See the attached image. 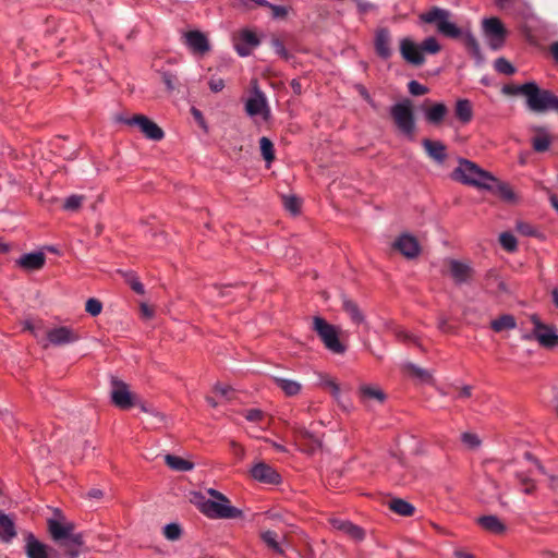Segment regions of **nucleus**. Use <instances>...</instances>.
I'll return each instance as SVG.
<instances>
[{
	"label": "nucleus",
	"instance_id": "nucleus-1",
	"mask_svg": "<svg viewBox=\"0 0 558 558\" xmlns=\"http://www.w3.org/2000/svg\"><path fill=\"white\" fill-rule=\"evenodd\" d=\"M451 13L446 9L433 7L427 12L420 15L422 22L436 25L437 31L449 38H462L468 51L477 60L482 61L483 57L477 39L471 33L463 34L462 31L452 22H450Z\"/></svg>",
	"mask_w": 558,
	"mask_h": 558
},
{
	"label": "nucleus",
	"instance_id": "nucleus-2",
	"mask_svg": "<svg viewBox=\"0 0 558 558\" xmlns=\"http://www.w3.org/2000/svg\"><path fill=\"white\" fill-rule=\"evenodd\" d=\"M452 178L464 184L485 190H492L493 186L489 182H496V179L489 172L466 159L459 160V167L452 172Z\"/></svg>",
	"mask_w": 558,
	"mask_h": 558
},
{
	"label": "nucleus",
	"instance_id": "nucleus-3",
	"mask_svg": "<svg viewBox=\"0 0 558 558\" xmlns=\"http://www.w3.org/2000/svg\"><path fill=\"white\" fill-rule=\"evenodd\" d=\"M525 97L530 110L545 112L553 110L558 112V97L548 89H541L536 83H525Z\"/></svg>",
	"mask_w": 558,
	"mask_h": 558
},
{
	"label": "nucleus",
	"instance_id": "nucleus-4",
	"mask_svg": "<svg viewBox=\"0 0 558 558\" xmlns=\"http://www.w3.org/2000/svg\"><path fill=\"white\" fill-rule=\"evenodd\" d=\"M390 114L399 131L402 134L412 137L415 131V119L411 100L404 99L403 101L393 105L390 109Z\"/></svg>",
	"mask_w": 558,
	"mask_h": 558
},
{
	"label": "nucleus",
	"instance_id": "nucleus-5",
	"mask_svg": "<svg viewBox=\"0 0 558 558\" xmlns=\"http://www.w3.org/2000/svg\"><path fill=\"white\" fill-rule=\"evenodd\" d=\"M313 329L317 332L329 351L337 354H342L345 351V347L340 342L333 325L327 323L319 316H315L313 319Z\"/></svg>",
	"mask_w": 558,
	"mask_h": 558
},
{
	"label": "nucleus",
	"instance_id": "nucleus-6",
	"mask_svg": "<svg viewBox=\"0 0 558 558\" xmlns=\"http://www.w3.org/2000/svg\"><path fill=\"white\" fill-rule=\"evenodd\" d=\"M201 511L211 519H234L242 515V511L231 506L229 500H205L201 504Z\"/></svg>",
	"mask_w": 558,
	"mask_h": 558
},
{
	"label": "nucleus",
	"instance_id": "nucleus-7",
	"mask_svg": "<svg viewBox=\"0 0 558 558\" xmlns=\"http://www.w3.org/2000/svg\"><path fill=\"white\" fill-rule=\"evenodd\" d=\"M483 32L493 50H499L504 46L508 32L498 17L485 19Z\"/></svg>",
	"mask_w": 558,
	"mask_h": 558
},
{
	"label": "nucleus",
	"instance_id": "nucleus-8",
	"mask_svg": "<svg viewBox=\"0 0 558 558\" xmlns=\"http://www.w3.org/2000/svg\"><path fill=\"white\" fill-rule=\"evenodd\" d=\"M111 400L113 404L122 410L130 409L137 404L136 396L133 395L129 386L118 377H111Z\"/></svg>",
	"mask_w": 558,
	"mask_h": 558
},
{
	"label": "nucleus",
	"instance_id": "nucleus-9",
	"mask_svg": "<svg viewBox=\"0 0 558 558\" xmlns=\"http://www.w3.org/2000/svg\"><path fill=\"white\" fill-rule=\"evenodd\" d=\"M125 124L137 126L140 131L151 141H161L165 137L162 129L144 114H134L131 118L121 119Z\"/></svg>",
	"mask_w": 558,
	"mask_h": 558
},
{
	"label": "nucleus",
	"instance_id": "nucleus-10",
	"mask_svg": "<svg viewBox=\"0 0 558 558\" xmlns=\"http://www.w3.org/2000/svg\"><path fill=\"white\" fill-rule=\"evenodd\" d=\"M534 324L533 337L544 348L551 349L558 347V335L554 327L543 324L536 315L531 317Z\"/></svg>",
	"mask_w": 558,
	"mask_h": 558
},
{
	"label": "nucleus",
	"instance_id": "nucleus-11",
	"mask_svg": "<svg viewBox=\"0 0 558 558\" xmlns=\"http://www.w3.org/2000/svg\"><path fill=\"white\" fill-rule=\"evenodd\" d=\"M259 45V39L255 33L243 29L233 37V46L239 56L247 57L253 49Z\"/></svg>",
	"mask_w": 558,
	"mask_h": 558
},
{
	"label": "nucleus",
	"instance_id": "nucleus-12",
	"mask_svg": "<svg viewBox=\"0 0 558 558\" xmlns=\"http://www.w3.org/2000/svg\"><path fill=\"white\" fill-rule=\"evenodd\" d=\"M245 110L251 117L260 114L264 119H267L269 116V107L265 94L258 88H254L253 95L245 104Z\"/></svg>",
	"mask_w": 558,
	"mask_h": 558
},
{
	"label": "nucleus",
	"instance_id": "nucleus-13",
	"mask_svg": "<svg viewBox=\"0 0 558 558\" xmlns=\"http://www.w3.org/2000/svg\"><path fill=\"white\" fill-rule=\"evenodd\" d=\"M184 44L194 54L204 56L210 50L206 35L199 31H189L183 35Z\"/></svg>",
	"mask_w": 558,
	"mask_h": 558
},
{
	"label": "nucleus",
	"instance_id": "nucleus-14",
	"mask_svg": "<svg viewBox=\"0 0 558 558\" xmlns=\"http://www.w3.org/2000/svg\"><path fill=\"white\" fill-rule=\"evenodd\" d=\"M448 274L453 279L456 284H463L471 281L473 277V268L465 263L459 262L457 259H448Z\"/></svg>",
	"mask_w": 558,
	"mask_h": 558
},
{
	"label": "nucleus",
	"instance_id": "nucleus-15",
	"mask_svg": "<svg viewBox=\"0 0 558 558\" xmlns=\"http://www.w3.org/2000/svg\"><path fill=\"white\" fill-rule=\"evenodd\" d=\"M47 338L53 345H65L77 341L80 336L74 329L61 326L48 330Z\"/></svg>",
	"mask_w": 558,
	"mask_h": 558
},
{
	"label": "nucleus",
	"instance_id": "nucleus-16",
	"mask_svg": "<svg viewBox=\"0 0 558 558\" xmlns=\"http://www.w3.org/2000/svg\"><path fill=\"white\" fill-rule=\"evenodd\" d=\"M400 53L407 62L413 65L420 66L425 62L420 45H416L410 38H403L400 41Z\"/></svg>",
	"mask_w": 558,
	"mask_h": 558
},
{
	"label": "nucleus",
	"instance_id": "nucleus-17",
	"mask_svg": "<svg viewBox=\"0 0 558 558\" xmlns=\"http://www.w3.org/2000/svg\"><path fill=\"white\" fill-rule=\"evenodd\" d=\"M393 247L398 250L407 258H414L420 253V245L416 239L409 234H403L399 236L395 241Z\"/></svg>",
	"mask_w": 558,
	"mask_h": 558
},
{
	"label": "nucleus",
	"instance_id": "nucleus-18",
	"mask_svg": "<svg viewBox=\"0 0 558 558\" xmlns=\"http://www.w3.org/2000/svg\"><path fill=\"white\" fill-rule=\"evenodd\" d=\"M252 476L266 484H278L280 482V475L268 464L259 462L255 464L251 470Z\"/></svg>",
	"mask_w": 558,
	"mask_h": 558
},
{
	"label": "nucleus",
	"instance_id": "nucleus-19",
	"mask_svg": "<svg viewBox=\"0 0 558 558\" xmlns=\"http://www.w3.org/2000/svg\"><path fill=\"white\" fill-rule=\"evenodd\" d=\"M75 530L74 524L71 522H60L54 519L48 520V531L52 539L57 543H61Z\"/></svg>",
	"mask_w": 558,
	"mask_h": 558
},
{
	"label": "nucleus",
	"instance_id": "nucleus-20",
	"mask_svg": "<svg viewBox=\"0 0 558 558\" xmlns=\"http://www.w3.org/2000/svg\"><path fill=\"white\" fill-rule=\"evenodd\" d=\"M331 524L336 530L341 531L355 542H361L365 537V531L350 521L333 519Z\"/></svg>",
	"mask_w": 558,
	"mask_h": 558
},
{
	"label": "nucleus",
	"instance_id": "nucleus-21",
	"mask_svg": "<svg viewBox=\"0 0 558 558\" xmlns=\"http://www.w3.org/2000/svg\"><path fill=\"white\" fill-rule=\"evenodd\" d=\"M422 145L428 157L437 163H444L447 159L446 146L440 141L424 138Z\"/></svg>",
	"mask_w": 558,
	"mask_h": 558
},
{
	"label": "nucleus",
	"instance_id": "nucleus-22",
	"mask_svg": "<svg viewBox=\"0 0 558 558\" xmlns=\"http://www.w3.org/2000/svg\"><path fill=\"white\" fill-rule=\"evenodd\" d=\"M341 307L353 324L361 325L365 322V316L357 303L345 294H341Z\"/></svg>",
	"mask_w": 558,
	"mask_h": 558
},
{
	"label": "nucleus",
	"instance_id": "nucleus-23",
	"mask_svg": "<svg viewBox=\"0 0 558 558\" xmlns=\"http://www.w3.org/2000/svg\"><path fill=\"white\" fill-rule=\"evenodd\" d=\"M65 550L70 558H77L81 553V547L84 545L83 535L74 531L59 543Z\"/></svg>",
	"mask_w": 558,
	"mask_h": 558
},
{
	"label": "nucleus",
	"instance_id": "nucleus-24",
	"mask_svg": "<svg viewBox=\"0 0 558 558\" xmlns=\"http://www.w3.org/2000/svg\"><path fill=\"white\" fill-rule=\"evenodd\" d=\"M390 34L386 28H381L376 33L375 37V49L377 54L383 59H389L392 54L390 48Z\"/></svg>",
	"mask_w": 558,
	"mask_h": 558
},
{
	"label": "nucleus",
	"instance_id": "nucleus-25",
	"mask_svg": "<svg viewBox=\"0 0 558 558\" xmlns=\"http://www.w3.org/2000/svg\"><path fill=\"white\" fill-rule=\"evenodd\" d=\"M46 256L41 252L24 254L16 262L20 267L26 270H39L44 267Z\"/></svg>",
	"mask_w": 558,
	"mask_h": 558
},
{
	"label": "nucleus",
	"instance_id": "nucleus-26",
	"mask_svg": "<svg viewBox=\"0 0 558 558\" xmlns=\"http://www.w3.org/2000/svg\"><path fill=\"white\" fill-rule=\"evenodd\" d=\"M47 546L33 534H28L25 544V554L28 558H48Z\"/></svg>",
	"mask_w": 558,
	"mask_h": 558
},
{
	"label": "nucleus",
	"instance_id": "nucleus-27",
	"mask_svg": "<svg viewBox=\"0 0 558 558\" xmlns=\"http://www.w3.org/2000/svg\"><path fill=\"white\" fill-rule=\"evenodd\" d=\"M448 114V108L445 104L438 102L425 109V119L428 123L438 125Z\"/></svg>",
	"mask_w": 558,
	"mask_h": 558
},
{
	"label": "nucleus",
	"instance_id": "nucleus-28",
	"mask_svg": "<svg viewBox=\"0 0 558 558\" xmlns=\"http://www.w3.org/2000/svg\"><path fill=\"white\" fill-rule=\"evenodd\" d=\"M16 536L13 520L0 511V539L4 543L11 542Z\"/></svg>",
	"mask_w": 558,
	"mask_h": 558
},
{
	"label": "nucleus",
	"instance_id": "nucleus-29",
	"mask_svg": "<svg viewBox=\"0 0 558 558\" xmlns=\"http://www.w3.org/2000/svg\"><path fill=\"white\" fill-rule=\"evenodd\" d=\"M478 524L486 531L494 534L505 532V524L496 515H483L477 519Z\"/></svg>",
	"mask_w": 558,
	"mask_h": 558
},
{
	"label": "nucleus",
	"instance_id": "nucleus-30",
	"mask_svg": "<svg viewBox=\"0 0 558 558\" xmlns=\"http://www.w3.org/2000/svg\"><path fill=\"white\" fill-rule=\"evenodd\" d=\"M272 380L288 397L296 396L302 389L300 383L281 376H272Z\"/></svg>",
	"mask_w": 558,
	"mask_h": 558
},
{
	"label": "nucleus",
	"instance_id": "nucleus-31",
	"mask_svg": "<svg viewBox=\"0 0 558 558\" xmlns=\"http://www.w3.org/2000/svg\"><path fill=\"white\" fill-rule=\"evenodd\" d=\"M454 113L457 119L463 123H469L473 118V108L468 99H459L456 104Z\"/></svg>",
	"mask_w": 558,
	"mask_h": 558
},
{
	"label": "nucleus",
	"instance_id": "nucleus-32",
	"mask_svg": "<svg viewBox=\"0 0 558 558\" xmlns=\"http://www.w3.org/2000/svg\"><path fill=\"white\" fill-rule=\"evenodd\" d=\"M360 396L363 401L376 400L383 403L386 400V395L381 389L369 385H362L360 387Z\"/></svg>",
	"mask_w": 558,
	"mask_h": 558
},
{
	"label": "nucleus",
	"instance_id": "nucleus-33",
	"mask_svg": "<svg viewBox=\"0 0 558 558\" xmlns=\"http://www.w3.org/2000/svg\"><path fill=\"white\" fill-rule=\"evenodd\" d=\"M490 327L496 332H501L504 330H511L517 327L515 318L512 315L505 314L494 319L490 323Z\"/></svg>",
	"mask_w": 558,
	"mask_h": 558
},
{
	"label": "nucleus",
	"instance_id": "nucleus-34",
	"mask_svg": "<svg viewBox=\"0 0 558 558\" xmlns=\"http://www.w3.org/2000/svg\"><path fill=\"white\" fill-rule=\"evenodd\" d=\"M165 462L170 469L179 472L191 471L194 468L192 462L172 454H167L165 457Z\"/></svg>",
	"mask_w": 558,
	"mask_h": 558
},
{
	"label": "nucleus",
	"instance_id": "nucleus-35",
	"mask_svg": "<svg viewBox=\"0 0 558 558\" xmlns=\"http://www.w3.org/2000/svg\"><path fill=\"white\" fill-rule=\"evenodd\" d=\"M536 135L532 138V146L535 151L544 153L549 148L550 137L544 129H537Z\"/></svg>",
	"mask_w": 558,
	"mask_h": 558
},
{
	"label": "nucleus",
	"instance_id": "nucleus-36",
	"mask_svg": "<svg viewBox=\"0 0 558 558\" xmlns=\"http://www.w3.org/2000/svg\"><path fill=\"white\" fill-rule=\"evenodd\" d=\"M389 508L395 513L403 515V517L412 515L415 510L414 507L410 502H408L403 499H399V498L392 499L389 502Z\"/></svg>",
	"mask_w": 558,
	"mask_h": 558
},
{
	"label": "nucleus",
	"instance_id": "nucleus-37",
	"mask_svg": "<svg viewBox=\"0 0 558 558\" xmlns=\"http://www.w3.org/2000/svg\"><path fill=\"white\" fill-rule=\"evenodd\" d=\"M259 147L263 158L270 163L275 159L274 144L268 137H262L259 140Z\"/></svg>",
	"mask_w": 558,
	"mask_h": 558
},
{
	"label": "nucleus",
	"instance_id": "nucleus-38",
	"mask_svg": "<svg viewBox=\"0 0 558 558\" xmlns=\"http://www.w3.org/2000/svg\"><path fill=\"white\" fill-rule=\"evenodd\" d=\"M298 435L301 440L307 441L308 450L311 451L320 446L319 439L304 427L298 429Z\"/></svg>",
	"mask_w": 558,
	"mask_h": 558
},
{
	"label": "nucleus",
	"instance_id": "nucleus-39",
	"mask_svg": "<svg viewBox=\"0 0 558 558\" xmlns=\"http://www.w3.org/2000/svg\"><path fill=\"white\" fill-rule=\"evenodd\" d=\"M262 539L267 544V546L272 549L276 553L282 554L283 550L281 549L279 543H278V534L274 531H266L262 534Z\"/></svg>",
	"mask_w": 558,
	"mask_h": 558
},
{
	"label": "nucleus",
	"instance_id": "nucleus-40",
	"mask_svg": "<svg viewBox=\"0 0 558 558\" xmlns=\"http://www.w3.org/2000/svg\"><path fill=\"white\" fill-rule=\"evenodd\" d=\"M421 52L436 54L440 51L441 47L435 37H428L420 45Z\"/></svg>",
	"mask_w": 558,
	"mask_h": 558
},
{
	"label": "nucleus",
	"instance_id": "nucleus-41",
	"mask_svg": "<svg viewBox=\"0 0 558 558\" xmlns=\"http://www.w3.org/2000/svg\"><path fill=\"white\" fill-rule=\"evenodd\" d=\"M495 70L506 75H512L517 71L515 68L506 58L502 57L495 60Z\"/></svg>",
	"mask_w": 558,
	"mask_h": 558
},
{
	"label": "nucleus",
	"instance_id": "nucleus-42",
	"mask_svg": "<svg viewBox=\"0 0 558 558\" xmlns=\"http://www.w3.org/2000/svg\"><path fill=\"white\" fill-rule=\"evenodd\" d=\"M515 477L519 481V483L523 486L522 490L524 494L530 495L534 493V490L536 489V485L532 478H530L526 474L522 472H518L515 474Z\"/></svg>",
	"mask_w": 558,
	"mask_h": 558
},
{
	"label": "nucleus",
	"instance_id": "nucleus-43",
	"mask_svg": "<svg viewBox=\"0 0 558 558\" xmlns=\"http://www.w3.org/2000/svg\"><path fill=\"white\" fill-rule=\"evenodd\" d=\"M499 242L501 246L508 252H513L517 248V240L510 232H502L499 235Z\"/></svg>",
	"mask_w": 558,
	"mask_h": 558
},
{
	"label": "nucleus",
	"instance_id": "nucleus-44",
	"mask_svg": "<svg viewBox=\"0 0 558 558\" xmlns=\"http://www.w3.org/2000/svg\"><path fill=\"white\" fill-rule=\"evenodd\" d=\"M83 201L84 196L82 195H71L68 198H65L63 208L69 211H75L81 207Z\"/></svg>",
	"mask_w": 558,
	"mask_h": 558
},
{
	"label": "nucleus",
	"instance_id": "nucleus-45",
	"mask_svg": "<svg viewBox=\"0 0 558 558\" xmlns=\"http://www.w3.org/2000/svg\"><path fill=\"white\" fill-rule=\"evenodd\" d=\"M163 535L169 541H177L181 535V529L175 523L167 524L163 527Z\"/></svg>",
	"mask_w": 558,
	"mask_h": 558
},
{
	"label": "nucleus",
	"instance_id": "nucleus-46",
	"mask_svg": "<svg viewBox=\"0 0 558 558\" xmlns=\"http://www.w3.org/2000/svg\"><path fill=\"white\" fill-rule=\"evenodd\" d=\"M102 304L97 299H88L85 304V311L92 316H97L101 313Z\"/></svg>",
	"mask_w": 558,
	"mask_h": 558
},
{
	"label": "nucleus",
	"instance_id": "nucleus-47",
	"mask_svg": "<svg viewBox=\"0 0 558 558\" xmlns=\"http://www.w3.org/2000/svg\"><path fill=\"white\" fill-rule=\"evenodd\" d=\"M243 415H244V417L247 421L254 422V423L262 422L265 418V416H266L265 412H263L259 409H248V410H245L243 412Z\"/></svg>",
	"mask_w": 558,
	"mask_h": 558
},
{
	"label": "nucleus",
	"instance_id": "nucleus-48",
	"mask_svg": "<svg viewBox=\"0 0 558 558\" xmlns=\"http://www.w3.org/2000/svg\"><path fill=\"white\" fill-rule=\"evenodd\" d=\"M322 386L329 390L330 393L335 397V398H338L339 395H340V388H339V385L330 377H323L322 378Z\"/></svg>",
	"mask_w": 558,
	"mask_h": 558
},
{
	"label": "nucleus",
	"instance_id": "nucleus-49",
	"mask_svg": "<svg viewBox=\"0 0 558 558\" xmlns=\"http://www.w3.org/2000/svg\"><path fill=\"white\" fill-rule=\"evenodd\" d=\"M283 205L292 214L300 211V199L295 196H283Z\"/></svg>",
	"mask_w": 558,
	"mask_h": 558
},
{
	"label": "nucleus",
	"instance_id": "nucleus-50",
	"mask_svg": "<svg viewBox=\"0 0 558 558\" xmlns=\"http://www.w3.org/2000/svg\"><path fill=\"white\" fill-rule=\"evenodd\" d=\"M461 440L471 449L477 448L481 445V440L477 437V435L472 433H463L461 436Z\"/></svg>",
	"mask_w": 558,
	"mask_h": 558
},
{
	"label": "nucleus",
	"instance_id": "nucleus-51",
	"mask_svg": "<svg viewBox=\"0 0 558 558\" xmlns=\"http://www.w3.org/2000/svg\"><path fill=\"white\" fill-rule=\"evenodd\" d=\"M524 88H525V84H523V85L507 84L502 87V93L505 95H509V96H515V95L525 96Z\"/></svg>",
	"mask_w": 558,
	"mask_h": 558
},
{
	"label": "nucleus",
	"instance_id": "nucleus-52",
	"mask_svg": "<svg viewBox=\"0 0 558 558\" xmlns=\"http://www.w3.org/2000/svg\"><path fill=\"white\" fill-rule=\"evenodd\" d=\"M408 88L413 96H422L428 93V88L417 81L409 82Z\"/></svg>",
	"mask_w": 558,
	"mask_h": 558
},
{
	"label": "nucleus",
	"instance_id": "nucleus-53",
	"mask_svg": "<svg viewBox=\"0 0 558 558\" xmlns=\"http://www.w3.org/2000/svg\"><path fill=\"white\" fill-rule=\"evenodd\" d=\"M271 44H272V48H274L275 52L279 57H281L284 60H288L290 58L289 51L286 49L283 43L280 39L274 38Z\"/></svg>",
	"mask_w": 558,
	"mask_h": 558
},
{
	"label": "nucleus",
	"instance_id": "nucleus-54",
	"mask_svg": "<svg viewBox=\"0 0 558 558\" xmlns=\"http://www.w3.org/2000/svg\"><path fill=\"white\" fill-rule=\"evenodd\" d=\"M126 282L130 284L134 292H136L137 294H144V286L140 282L138 278L135 277L133 274H129L126 276Z\"/></svg>",
	"mask_w": 558,
	"mask_h": 558
},
{
	"label": "nucleus",
	"instance_id": "nucleus-55",
	"mask_svg": "<svg viewBox=\"0 0 558 558\" xmlns=\"http://www.w3.org/2000/svg\"><path fill=\"white\" fill-rule=\"evenodd\" d=\"M497 193L500 197H502L506 201H512L514 198V194L511 187L504 183L497 184Z\"/></svg>",
	"mask_w": 558,
	"mask_h": 558
},
{
	"label": "nucleus",
	"instance_id": "nucleus-56",
	"mask_svg": "<svg viewBox=\"0 0 558 558\" xmlns=\"http://www.w3.org/2000/svg\"><path fill=\"white\" fill-rule=\"evenodd\" d=\"M267 8L271 10L272 17L275 19H283L288 14V9L283 5H276L270 3V5H268Z\"/></svg>",
	"mask_w": 558,
	"mask_h": 558
},
{
	"label": "nucleus",
	"instance_id": "nucleus-57",
	"mask_svg": "<svg viewBox=\"0 0 558 558\" xmlns=\"http://www.w3.org/2000/svg\"><path fill=\"white\" fill-rule=\"evenodd\" d=\"M517 231L523 235H534L535 229L532 225L523 221H519L517 223Z\"/></svg>",
	"mask_w": 558,
	"mask_h": 558
},
{
	"label": "nucleus",
	"instance_id": "nucleus-58",
	"mask_svg": "<svg viewBox=\"0 0 558 558\" xmlns=\"http://www.w3.org/2000/svg\"><path fill=\"white\" fill-rule=\"evenodd\" d=\"M162 83L169 90H173L175 88L177 77L172 73L163 72L162 73Z\"/></svg>",
	"mask_w": 558,
	"mask_h": 558
},
{
	"label": "nucleus",
	"instance_id": "nucleus-59",
	"mask_svg": "<svg viewBox=\"0 0 558 558\" xmlns=\"http://www.w3.org/2000/svg\"><path fill=\"white\" fill-rule=\"evenodd\" d=\"M214 390L218 393H220L222 397H225L228 400H231L233 398V390L229 386H222L217 384L214 388Z\"/></svg>",
	"mask_w": 558,
	"mask_h": 558
},
{
	"label": "nucleus",
	"instance_id": "nucleus-60",
	"mask_svg": "<svg viewBox=\"0 0 558 558\" xmlns=\"http://www.w3.org/2000/svg\"><path fill=\"white\" fill-rule=\"evenodd\" d=\"M437 327L440 331L446 333L452 332L453 330L452 326L448 323V319L446 317H439Z\"/></svg>",
	"mask_w": 558,
	"mask_h": 558
},
{
	"label": "nucleus",
	"instance_id": "nucleus-61",
	"mask_svg": "<svg viewBox=\"0 0 558 558\" xmlns=\"http://www.w3.org/2000/svg\"><path fill=\"white\" fill-rule=\"evenodd\" d=\"M223 87H225V82L222 78H211L209 81V88L214 93H218V92L222 90Z\"/></svg>",
	"mask_w": 558,
	"mask_h": 558
},
{
	"label": "nucleus",
	"instance_id": "nucleus-62",
	"mask_svg": "<svg viewBox=\"0 0 558 558\" xmlns=\"http://www.w3.org/2000/svg\"><path fill=\"white\" fill-rule=\"evenodd\" d=\"M409 369L416 376L421 377L422 379L429 378V374L425 369L418 368L414 365H409Z\"/></svg>",
	"mask_w": 558,
	"mask_h": 558
},
{
	"label": "nucleus",
	"instance_id": "nucleus-63",
	"mask_svg": "<svg viewBox=\"0 0 558 558\" xmlns=\"http://www.w3.org/2000/svg\"><path fill=\"white\" fill-rule=\"evenodd\" d=\"M136 405H140L141 410L143 412H146V413H151L154 414L156 417H158L160 421L163 420V415L157 411H155L154 409L151 408H148L145 403H137Z\"/></svg>",
	"mask_w": 558,
	"mask_h": 558
},
{
	"label": "nucleus",
	"instance_id": "nucleus-64",
	"mask_svg": "<svg viewBox=\"0 0 558 558\" xmlns=\"http://www.w3.org/2000/svg\"><path fill=\"white\" fill-rule=\"evenodd\" d=\"M208 494L214 498V500L228 501V498L216 489H208Z\"/></svg>",
	"mask_w": 558,
	"mask_h": 558
}]
</instances>
